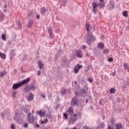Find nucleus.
<instances>
[{
	"mask_svg": "<svg viewBox=\"0 0 129 129\" xmlns=\"http://www.w3.org/2000/svg\"><path fill=\"white\" fill-rule=\"evenodd\" d=\"M29 81H31V78H28L26 79L23 80L22 82L14 84L12 88L14 90H16L23 86V85H25V84L29 83Z\"/></svg>",
	"mask_w": 129,
	"mask_h": 129,
	"instance_id": "obj_1",
	"label": "nucleus"
},
{
	"mask_svg": "<svg viewBox=\"0 0 129 129\" xmlns=\"http://www.w3.org/2000/svg\"><path fill=\"white\" fill-rule=\"evenodd\" d=\"M85 38L86 43L89 45L91 44V42H95V41H96V38H95V37L93 36L92 33H88L87 34V36L85 37Z\"/></svg>",
	"mask_w": 129,
	"mask_h": 129,
	"instance_id": "obj_2",
	"label": "nucleus"
},
{
	"mask_svg": "<svg viewBox=\"0 0 129 129\" xmlns=\"http://www.w3.org/2000/svg\"><path fill=\"white\" fill-rule=\"evenodd\" d=\"M92 6L93 7V13H94V14H96V11H97L96 9L97 8V7H99V9H102L104 8L102 5H100L99 3L97 4L96 3V2H94L92 3Z\"/></svg>",
	"mask_w": 129,
	"mask_h": 129,
	"instance_id": "obj_3",
	"label": "nucleus"
},
{
	"mask_svg": "<svg viewBox=\"0 0 129 129\" xmlns=\"http://www.w3.org/2000/svg\"><path fill=\"white\" fill-rule=\"evenodd\" d=\"M31 115H32V113L29 112L28 114V117H27L28 122H29V123H34V121L35 120V117L34 116V115L31 117Z\"/></svg>",
	"mask_w": 129,
	"mask_h": 129,
	"instance_id": "obj_4",
	"label": "nucleus"
},
{
	"mask_svg": "<svg viewBox=\"0 0 129 129\" xmlns=\"http://www.w3.org/2000/svg\"><path fill=\"white\" fill-rule=\"evenodd\" d=\"M78 98L77 97V96H75L72 99V105L75 106V105H78Z\"/></svg>",
	"mask_w": 129,
	"mask_h": 129,
	"instance_id": "obj_5",
	"label": "nucleus"
},
{
	"mask_svg": "<svg viewBox=\"0 0 129 129\" xmlns=\"http://www.w3.org/2000/svg\"><path fill=\"white\" fill-rule=\"evenodd\" d=\"M82 67H83V66L79 64H78L77 66H76L75 67V69L74 70L75 74H77V73L79 72V69H81V68H82Z\"/></svg>",
	"mask_w": 129,
	"mask_h": 129,
	"instance_id": "obj_6",
	"label": "nucleus"
},
{
	"mask_svg": "<svg viewBox=\"0 0 129 129\" xmlns=\"http://www.w3.org/2000/svg\"><path fill=\"white\" fill-rule=\"evenodd\" d=\"M77 120V117L74 116H71L69 122L70 123H75V122Z\"/></svg>",
	"mask_w": 129,
	"mask_h": 129,
	"instance_id": "obj_7",
	"label": "nucleus"
},
{
	"mask_svg": "<svg viewBox=\"0 0 129 129\" xmlns=\"http://www.w3.org/2000/svg\"><path fill=\"white\" fill-rule=\"evenodd\" d=\"M31 86L28 85H26L24 88L23 91L24 92H26V93H28V92L31 91Z\"/></svg>",
	"mask_w": 129,
	"mask_h": 129,
	"instance_id": "obj_8",
	"label": "nucleus"
},
{
	"mask_svg": "<svg viewBox=\"0 0 129 129\" xmlns=\"http://www.w3.org/2000/svg\"><path fill=\"white\" fill-rule=\"evenodd\" d=\"M15 49H12L11 51H10V55L11 59L16 55V52H15Z\"/></svg>",
	"mask_w": 129,
	"mask_h": 129,
	"instance_id": "obj_9",
	"label": "nucleus"
},
{
	"mask_svg": "<svg viewBox=\"0 0 129 129\" xmlns=\"http://www.w3.org/2000/svg\"><path fill=\"white\" fill-rule=\"evenodd\" d=\"M37 113H38L41 117L46 115V112L42 110L37 111Z\"/></svg>",
	"mask_w": 129,
	"mask_h": 129,
	"instance_id": "obj_10",
	"label": "nucleus"
},
{
	"mask_svg": "<svg viewBox=\"0 0 129 129\" xmlns=\"http://www.w3.org/2000/svg\"><path fill=\"white\" fill-rule=\"evenodd\" d=\"M48 31L49 34V37L50 39H53V37H54V34L53 33V31H52V29L48 28Z\"/></svg>",
	"mask_w": 129,
	"mask_h": 129,
	"instance_id": "obj_11",
	"label": "nucleus"
},
{
	"mask_svg": "<svg viewBox=\"0 0 129 129\" xmlns=\"http://www.w3.org/2000/svg\"><path fill=\"white\" fill-rule=\"evenodd\" d=\"M33 99H34V94L32 92L29 93V96L28 97L27 100L30 101L31 100H33Z\"/></svg>",
	"mask_w": 129,
	"mask_h": 129,
	"instance_id": "obj_12",
	"label": "nucleus"
},
{
	"mask_svg": "<svg viewBox=\"0 0 129 129\" xmlns=\"http://www.w3.org/2000/svg\"><path fill=\"white\" fill-rule=\"evenodd\" d=\"M115 129H123V126L121 123H117L115 125Z\"/></svg>",
	"mask_w": 129,
	"mask_h": 129,
	"instance_id": "obj_13",
	"label": "nucleus"
},
{
	"mask_svg": "<svg viewBox=\"0 0 129 129\" xmlns=\"http://www.w3.org/2000/svg\"><path fill=\"white\" fill-rule=\"evenodd\" d=\"M97 47L99 48V49H104V43L102 42H99L97 44Z\"/></svg>",
	"mask_w": 129,
	"mask_h": 129,
	"instance_id": "obj_14",
	"label": "nucleus"
},
{
	"mask_svg": "<svg viewBox=\"0 0 129 129\" xmlns=\"http://www.w3.org/2000/svg\"><path fill=\"white\" fill-rule=\"evenodd\" d=\"M38 63L39 69H40V70L41 69H43V68H44V63H42V61L40 60L38 61Z\"/></svg>",
	"mask_w": 129,
	"mask_h": 129,
	"instance_id": "obj_15",
	"label": "nucleus"
},
{
	"mask_svg": "<svg viewBox=\"0 0 129 129\" xmlns=\"http://www.w3.org/2000/svg\"><path fill=\"white\" fill-rule=\"evenodd\" d=\"M77 56L78 58H82V51L81 50H78L77 51Z\"/></svg>",
	"mask_w": 129,
	"mask_h": 129,
	"instance_id": "obj_16",
	"label": "nucleus"
},
{
	"mask_svg": "<svg viewBox=\"0 0 129 129\" xmlns=\"http://www.w3.org/2000/svg\"><path fill=\"white\" fill-rule=\"evenodd\" d=\"M33 24H34V21L33 20H31L28 22V28H31L32 26H33Z\"/></svg>",
	"mask_w": 129,
	"mask_h": 129,
	"instance_id": "obj_17",
	"label": "nucleus"
},
{
	"mask_svg": "<svg viewBox=\"0 0 129 129\" xmlns=\"http://www.w3.org/2000/svg\"><path fill=\"white\" fill-rule=\"evenodd\" d=\"M109 4L112 10L113 9V8H114V3H113V1H112V0H110L109 2Z\"/></svg>",
	"mask_w": 129,
	"mask_h": 129,
	"instance_id": "obj_18",
	"label": "nucleus"
},
{
	"mask_svg": "<svg viewBox=\"0 0 129 129\" xmlns=\"http://www.w3.org/2000/svg\"><path fill=\"white\" fill-rule=\"evenodd\" d=\"M99 2H100V5L102 6L104 8L105 7V2H104V0H99Z\"/></svg>",
	"mask_w": 129,
	"mask_h": 129,
	"instance_id": "obj_19",
	"label": "nucleus"
},
{
	"mask_svg": "<svg viewBox=\"0 0 129 129\" xmlns=\"http://www.w3.org/2000/svg\"><path fill=\"white\" fill-rule=\"evenodd\" d=\"M127 63H123V68H124V69L125 70H127V72H129V67H127Z\"/></svg>",
	"mask_w": 129,
	"mask_h": 129,
	"instance_id": "obj_20",
	"label": "nucleus"
},
{
	"mask_svg": "<svg viewBox=\"0 0 129 129\" xmlns=\"http://www.w3.org/2000/svg\"><path fill=\"white\" fill-rule=\"evenodd\" d=\"M40 12L43 15H45V13L47 12V9H45V8H42L40 9Z\"/></svg>",
	"mask_w": 129,
	"mask_h": 129,
	"instance_id": "obj_21",
	"label": "nucleus"
},
{
	"mask_svg": "<svg viewBox=\"0 0 129 129\" xmlns=\"http://www.w3.org/2000/svg\"><path fill=\"white\" fill-rule=\"evenodd\" d=\"M68 113H74V111H73V108H72V107H70L68 109Z\"/></svg>",
	"mask_w": 129,
	"mask_h": 129,
	"instance_id": "obj_22",
	"label": "nucleus"
},
{
	"mask_svg": "<svg viewBox=\"0 0 129 129\" xmlns=\"http://www.w3.org/2000/svg\"><path fill=\"white\" fill-rule=\"evenodd\" d=\"M0 57L2 58V59H6L7 56L5 53H3L1 52H0Z\"/></svg>",
	"mask_w": 129,
	"mask_h": 129,
	"instance_id": "obj_23",
	"label": "nucleus"
},
{
	"mask_svg": "<svg viewBox=\"0 0 129 129\" xmlns=\"http://www.w3.org/2000/svg\"><path fill=\"white\" fill-rule=\"evenodd\" d=\"M104 123L103 122H101L99 125L97 126V128H101V127H104Z\"/></svg>",
	"mask_w": 129,
	"mask_h": 129,
	"instance_id": "obj_24",
	"label": "nucleus"
},
{
	"mask_svg": "<svg viewBox=\"0 0 129 129\" xmlns=\"http://www.w3.org/2000/svg\"><path fill=\"white\" fill-rule=\"evenodd\" d=\"M110 93L111 94L115 93V89L112 88L110 89Z\"/></svg>",
	"mask_w": 129,
	"mask_h": 129,
	"instance_id": "obj_25",
	"label": "nucleus"
},
{
	"mask_svg": "<svg viewBox=\"0 0 129 129\" xmlns=\"http://www.w3.org/2000/svg\"><path fill=\"white\" fill-rule=\"evenodd\" d=\"M66 3H67L66 0H62V1H61V4H60L61 7V6H65L66 5Z\"/></svg>",
	"mask_w": 129,
	"mask_h": 129,
	"instance_id": "obj_26",
	"label": "nucleus"
},
{
	"mask_svg": "<svg viewBox=\"0 0 129 129\" xmlns=\"http://www.w3.org/2000/svg\"><path fill=\"white\" fill-rule=\"evenodd\" d=\"M122 16H123V17H125V18H127V17H128L127 11H124L122 13Z\"/></svg>",
	"mask_w": 129,
	"mask_h": 129,
	"instance_id": "obj_27",
	"label": "nucleus"
},
{
	"mask_svg": "<svg viewBox=\"0 0 129 129\" xmlns=\"http://www.w3.org/2000/svg\"><path fill=\"white\" fill-rule=\"evenodd\" d=\"M30 89L31 90H35V89H37V87H35V85H32L31 86H30Z\"/></svg>",
	"mask_w": 129,
	"mask_h": 129,
	"instance_id": "obj_28",
	"label": "nucleus"
},
{
	"mask_svg": "<svg viewBox=\"0 0 129 129\" xmlns=\"http://www.w3.org/2000/svg\"><path fill=\"white\" fill-rule=\"evenodd\" d=\"M44 123H48V119L46 118L45 120H43L41 121V124H43Z\"/></svg>",
	"mask_w": 129,
	"mask_h": 129,
	"instance_id": "obj_29",
	"label": "nucleus"
},
{
	"mask_svg": "<svg viewBox=\"0 0 129 129\" xmlns=\"http://www.w3.org/2000/svg\"><path fill=\"white\" fill-rule=\"evenodd\" d=\"M110 123L111 125H114V119L113 118H111Z\"/></svg>",
	"mask_w": 129,
	"mask_h": 129,
	"instance_id": "obj_30",
	"label": "nucleus"
},
{
	"mask_svg": "<svg viewBox=\"0 0 129 129\" xmlns=\"http://www.w3.org/2000/svg\"><path fill=\"white\" fill-rule=\"evenodd\" d=\"M103 54H106L107 53H109V49H104L103 51Z\"/></svg>",
	"mask_w": 129,
	"mask_h": 129,
	"instance_id": "obj_31",
	"label": "nucleus"
},
{
	"mask_svg": "<svg viewBox=\"0 0 129 129\" xmlns=\"http://www.w3.org/2000/svg\"><path fill=\"white\" fill-rule=\"evenodd\" d=\"M2 40H4V41H6V40H7V37L6 36V34L2 35Z\"/></svg>",
	"mask_w": 129,
	"mask_h": 129,
	"instance_id": "obj_32",
	"label": "nucleus"
},
{
	"mask_svg": "<svg viewBox=\"0 0 129 129\" xmlns=\"http://www.w3.org/2000/svg\"><path fill=\"white\" fill-rule=\"evenodd\" d=\"M63 117H64V118L66 119H68V114H67V112H65L64 114H63Z\"/></svg>",
	"mask_w": 129,
	"mask_h": 129,
	"instance_id": "obj_33",
	"label": "nucleus"
},
{
	"mask_svg": "<svg viewBox=\"0 0 129 129\" xmlns=\"http://www.w3.org/2000/svg\"><path fill=\"white\" fill-rule=\"evenodd\" d=\"M81 94H85L86 93V91H85V89H82L81 91Z\"/></svg>",
	"mask_w": 129,
	"mask_h": 129,
	"instance_id": "obj_34",
	"label": "nucleus"
},
{
	"mask_svg": "<svg viewBox=\"0 0 129 129\" xmlns=\"http://www.w3.org/2000/svg\"><path fill=\"white\" fill-rule=\"evenodd\" d=\"M23 110H24V112H25L26 113H28V112H29V109H27V108H24L23 109Z\"/></svg>",
	"mask_w": 129,
	"mask_h": 129,
	"instance_id": "obj_35",
	"label": "nucleus"
},
{
	"mask_svg": "<svg viewBox=\"0 0 129 129\" xmlns=\"http://www.w3.org/2000/svg\"><path fill=\"white\" fill-rule=\"evenodd\" d=\"M86 26H87L86 30L88 31V32H89V27H90L89 24L87 23Z\"/></svg>",
	"mask_w": 129,
	"mask_h": 129,
	"instance_id": "obj_36",
	"label": "nucleus"
},
{
	"mask_svg": "<svg viewBox=\"0 0 129 129\" xmlns=\"http://www.w3.org/2000/svg\"><path fill=\"white\" fill-rule=\"evenodd\" d=\"M61 93L62 95H64V94H66V90L64 89L63 91H61Z\"/></svg>",
	"mask_w": 129,
	"mask_h": 129,
	"instance_id": "obj_37",
	"label": "nucleus"
},
{
	"mask_svg": "<svg viewBox=\"0 0 129 129\" xmlns=\"http://www.w3.org/2000/svg\"><path fill=\"white\" fill-rule=\"evenodd\" d=\"M108 61V62H113V58L112 57H109Z\"/></svg>",
	"mask_w": 129,
	"mask_h": 129,
	"instance_id": "obj_38",
	"label": "nucleus"
},
{
	"mask_svg": "<svg viewBox=\"0 0 129 129\" xmlns=\"http://www.w3.org/2000/svg\"><path fill=\"white\" fill-rule=\"evenodd\" d=\"M5 74H6V73H4V72L1 73L0 74V77H4Z\"/></svg>",
	"mask_w": 129,
	"mask_h": 129,
	"instance_id": "obj_39",
	"label": "nucleus"
},
{
	"mask_svg": "<svg viewBox=\"0 0 129 129\" xmlns=\"http://www.w3.org/2000/svg\"><path fill=\"white\" fill-rule=\"evenodd\" d=\"M102 103H103V100H99V105H102Z\"/></svg>",
	"mask_w": 129,
	"mask_h": 129,
	"instance_id": "obj_40",
	"label": "nucleus"
},
{
	"mask_svg": "<svg viewBox=\"0 0 129 129\" xmlns=\"http://www.w3.org/2000/svg\"><path fill=\"white\" fill-rule=\"evenodd\" d=\"M88 81H89V82H90L91 83H92L93 80L92 78H88Z\"/></svg>",
	"mask_w": 129,
	"mask_h": 129,
	"instance_id": "obj_41",
	"label": "nucleus"
},
{
	"mask_svg": "<svg viewBox=\"0 0 129 129\" xmlns=\"http://www.w3.org/2000/svg\"><path fill=\"white\" fill-rule=\"evenodd\" d=\"M78 116H79L80 118H81V116H82V113L81 112H79L78 114Z\"/></svg>",
	"mask_w": 129,
	"mask_h": 129,
	"instance_id": "obj_42",
	"label": "nucleus"
},
{
	"mask_svg": "<svg viewBox=\"0 0 129 129\" xmlns=\"http://www.w3.org/2000/svg\"><path fill=\"white\" fill-rule=\"evenodd\" d=\"M108 129H114V127L111 126L110 125H108Z\"/></svg>",
	"mask_w": 129,
	"mask_h": 129,
	"instance_id": "obj_43",
	"label": "nucleus"
},
{
	"mask_svg": "<svg viewBox=\"0 0 129 129\" xmlns=\"http://www.w3.org/2000/svg\"><path fill=\"white\" fill-rule=\"evenodd\" d=\"M1 117H2V118H3V119L5 118V113H3V112L1 113Z\"/></svg>",
	"mask_w": 129,
	"mask_h": 129,
	"instance_id": "obj_44",
	"label": "nucleus"
},
{
	"mask_svg": "<svg viewBox=\"0 0 129 129\" xmlns=\"http://www.w3.org/2000/svg\"><path fill=\"white\" fill-rule=\"evenodd\" d=\"M16 94H17V93L16 92H14L12 93V96H13L14 98L16 97Z\"/></svg>",
	"mask_w": 129,
	"mask_h": 129,
	"instance_id": "obj_45",
	"label": "nucleus"
},
{
	"mask_svg": "<svg viewBox=\"0 0 129 129\" xmlns=\"http://www.w3.org/2000/svg\"><path fill=\"white\" fill-rule=\"evenodd\" d=\"M11 129H15V124L12 123V125H11Z\"/></svg>",
	"mask_w": 129,
	"mask_h": 129,
	"instance_id": "obj_46",
	"label": "nucleus"
},
{
	"mask_svg": "<svg viewBox=\"0 0 129 129\" xmlns=\"http://www.w3.org/2000/svg\"><path fill=\"white\" fill-rule=\"evenodd\" d=\"M37 76H41V71H37Z\"/></svg>",
	"mask_w": 129,
	"mask_h": 129,
	"instance_id": "obj_47",
	"label": "nucleus"
},
{
	"mask_svg": "<svg viewBox=\"0 0 129 129\" xmlns=\"http://www.w3.org/2000/svg\"><path fill=\"white\" fill-rule=\"evenodd\" d=\"M83 129H89V127L85 125L83 126Z\"/></svg>",
	"mask_w": 129,
	"mask_h": 129,
	"instance_id": "obj_48",
	"label": "nucleus"
},
{
	"mask_svg": "<svg viewBox=\"0 0 129 129\" xmlns=\"http://www.w3.org/2000/svg\"><path fill=\"white\" fill-rule=\"evenodd\" d=\"M116 100V101H117V102L119 103V102H120V100H121V99H120V98H117Z\"/></svg>",
	"mask_w": 129,
	"mask_h": 129,
	"instance_id": "obj_49",
	"label": "nucleus"
},
{
	"mask_svg": "<svg viewBox=\"0 0 129 129\" xmlns=\"http://www.w3.org/2000/svg\"><path fill=\"white\" fill-rule=\"evenodd\" d=\"M41 97H43V98H46V95L44 94H41Z\"/></svg>",
	"mask_w": 129,
	"mask_h": 129,
	"instance_id": "obj_50",
	"label": "nucleus"
},
{
	"mask_svg": "<svg viewBox=\"0 0 129 129\" xmlns=\"http://www.w3.org/2000/svg\"><path fill=\"white\" fill-rule=\"evenodd\" d=\"M28 123H26L25 124H24V126L25 127H28Z\"/></svg>",
	"mask_w": 129,
	"mask_h": 129,
	"instance_id": "obj_51",
	"label": "nucleus"
},
{
	"mask_svg": "<svg viewBox=\"0 0 129 129\" xmlns=\"http://www.w3.org/2000/svg\"><path fill=\"white\" fill-rule=\"evenodd\" d=\"M36 19H37V20H40V15L36 16Z\"/></svg>",
	"mask_w": 129,
	"mask_h": 129,
	"instance_id": "obj_52",
	"label": "nucleus"
},
{
	"mask_svg": "<svg viewBox=\"0 0 129 129\" xmlns=\"http://www.w3.org/2000/svg\"><path fill=\"white\" fill-rule=\"evenodd\" d=\"M55 19H56V21H60V18H59V17H56Z\"/></svg>",
	"mask_w": 129,
	"mask_h": 129,
	"instance_id": "obj_53",
	"label": "nucleus"
},
{
	"mask_svg": "<svg viewBox=\"0 0 129 129\" xmlns=\"http://www.w3.org/2000/svg\"><path fill=\"white\" fill-rule=\"evenodd\" d=\"M4 8H5V9H7V8H8V6L7 5V4H4Z\"/></svg>",
	"mask_w": 129,
	"mask_h": 129,
	"instance_id": "obj_54",
	"label": "nucleus"
},
{
	"mask_svg": "<svg viewBox=\"0 0 129 129\" xmlns=\"http://www.w3.org/2000/svg\"><path fill=\"white\" fill-rule=\"evenodd\" d=\"M28 16L29 17H32V12H30V13H28Z\"/></svg>",
	"mask_w": 129,
	"mask_h": 129,
	"instance_id": "obj_55",
	"label": "nucleus"
},
{
	"mask_svg": "<svg viewBox=\"0 0 129 129\" xmlns=\"http://www.w3.org/2000/svg\"><path fill=\"white\" fill-rule=\"evenodd\" d=\"M35 126L36 127H40V125H39V124H36Z\"/></svg>",
	"mask_w": 129,
	"mask_h": 129,
	"instance_id": "obj_56",
	"label": "nucleus"
},
{
	"mask_svg": "<svg viewBox=\"0 0 129 129\" xmlns=\"http://www.w3.org/2000/svg\"><path fill=\"white\" fill-rule=\"evenodd\" d=\"M83 49H86V46H85V45H83Z\"/></svg>",
	"mask_w": 129,
	"mask_h": 129,
	"instance_id": "obj_57",
	"label": "nucleus"
},
{
	"mask_svg": "<svg viewBox=\"0 0 129 129\" xmlns=\"http://www.w3.org/2000/svg\"><path fill=\"white\" fill-rule=\"evenodd\" d=\"M74 116V117H77V115L76 114H74V116Z\"/></svg>",
	"mask_w": 129,
	"mask_h": 129,
	"instance_id": "obj_58",
	"label": "nucleus"
},
{
	"mask_svg": "<svg viewBox=\"0 0 129 129\" xmlns=\"http://www.w3.org/2000/svg\"><path fill=\"white\" fill-rule=\"evenodd\" d=\"M112 76H115V73L113 72V73H112Z\"/></svg>",
	"mask_w": 129,
	"mask_h": 129,
	"instance_id": "obj_59",
	"label": "nucleus"
},
{
	"mask_svg": "<svg viewBox=\"0 0 129 129\" xmlns=\"http://www.w3.org/2000/svg\"><path fill=\"white\" fill-rule=\"evenodd\" d=\"M90 109H92V110H93V107L92 106H90Z\"/></svg>",
	"mask_w": 129,
	"mask_h": 129,
	"instance_id": "obj_60",
	"label": "nucleus"
},
{
	"mask_svg": "<svg viewBox=\"0 0 129 129\" xmlns=\"http://www.w3.org/2000/svg\"><path fill=\"white\" fill-rule=\"evenodd\" d=\"M48 97H50V98H51V97H52V95L51 94H49L48 95Z\"/></svg>",
	"mask_w": 129,
	"mask_h": 129,
	"instance_id": "obj_61",
	"label": "nucleus"
},
{
	"mask_svg": "<svg viewBox=\"0 0 129 129\" xmlns=\"http://www.w3.org/2000/svg\"><path fill=\"white\" fill-rule=\"evenodd\" d=\"M88 103V99H86V103Z\"/></svg>",
	"mask_w": 129,
	"mask_h": 129,
	"instance_id": "obj_62",
	"label": "nucleus"
},
{
	"mask_svg": "<svg viewBox=\"0 0 129 129\" xmlns=\"http://www.w3.org/2000/svg\"><path fill=\"white\" fill-rule=\"evenodd\" d=\"M75 94L77 95L76 96L78 95V92H76Z\"/></svg>",
	"mask_w": 129,
	"mask_h": 129,
	"instance_id": "obj_63",
	"label": "nucleus"
},
{
	"mask_svg": "<svg viewBox=\"0 0 129 129\" xmlns=\"http://www.w3.org/2000/svg\"><path fill=\"white\" fill-rule=\"evenodd\" d=\"M19 27H21V26H22V24H19Z\"/></svg>",
	"mask_w": 129,
	"mask_h": 129,
	"instance_id": "obj_64",
	"label": "nucleus"
}]
</instances>
